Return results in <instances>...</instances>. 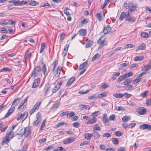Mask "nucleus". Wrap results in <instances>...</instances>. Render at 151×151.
Wrapping results in <instances>:
<instances>
[{
	"instance_id": "52",
	"label": "nucleus",
	"mask_w": 151,
	"mask_h": 151,
	"mask_svg": "<svg viewBox=\"0 0 151 151\" xmlns=\"http://www.w3.org/2000/svg\"><path fill=\"white\" fill-rule=\"evenodd\" d=\"M99 112V111H96L92 113L91 114V116H93V118H96V117L98 116V114Z\"/></svg>"
},
{
	"instance_id": "60",
	"label": "nucleus",
	"mask_w": 151,
	"mask_h": 151,
	"mask_svg": "<svg viewBox=\"0 0 151 151\" xmlns=\"http://www.w3.org/2000/svg\"><path fill=\"white\" fill-rule=\"evenodd\" d=\"M145 9H146L147 12L148 13H151V6L149 7L148 6H146L145 7Z\"/></svg>"
},
{
	"instance_id": "45",
	"label": "nucleus",
	"mask_w": 151,
	"mask_h": 151,
	"mask_svg": "<svg viewBox=\"0 0 151 151\" xmlns=\"http://www.w3.org/2000/svg\"><path fill=\"white\" fill-rule=\"evenodd\" d=\"M94 137L95 139H98L100 137V135L99 133L96 132H94L93 133Z\"/></svg>"
},
{
	"instance_id": "57",
	"label": "nucleus",
	"mask_w": 151,
	"mask_h": 151,
	"mask_svg": "<svg viewBox=\"0 0 151 151\" xmlns=\"http://www.w3.org/2000/svg\"><path fill=\"white\" fill-rule=\"evenodd\" d=\"M52 148H53V146L52 145H51L45 148L44 150L46 151L50 150Z\"/></svg>"
},
{
	"instance_id": "12",
	"label": "nucleus",
	"mask_w": 151,
	"mask_h": 151,
	"mask_svg": "<svg viewBox=\"0 0 151 151\" xmlns=\"http://www.w3.org/2000/svg\"><path fill=\"white\" fill-rule=\"evenodd\" d=\"M107 116L106 114H104L102 118V120L105 124L108 126L109 125V120L107 118Z\"/></svg>"
},
{
	"instance_id": "14",
	"label": "nucleus",
	"mask_w": 151,
	"mask_h": 151,
	"mask_svg": "<svg viewBox=\"0 0 151 151\" xmlns=\"http://www.w3.org/2000/svg\"><path fill=\"white\" fill-rule=\"evenodd\" d=\"M111 30V27L109 25H107L104 27L103 29V32L104 34L108 33Z\"/></svg>"
},
{
	"instance_id": "49",
	"label": "nucleus",
	"mask_w": 151,
	"mask_h": 151,
	"mask_svg": "<svg viewBox=\"0 0 151 151\" xmlns=\"http://www.w3.org/2000/svg\"><path fill=\"white\" fill-rule=\"evenodd\" d=\"M69 10V9L67 7H65L64 9V13L66 15L69 16L70 15L69 12L67 11Z\"/></svg>"
},
{
	"instance_id": "15",
	"label": "nucleus",
	"mask_w": 151,
	"mask_h": 151,
	"mask_svg": "<svg viewBox=\"0 0 151 151\" xmlns=\"http://www.w3.org/2000/svg\"><path fill=\"white\" fill-rule=\"evenodd\" d=\"M85 138L88 140H90L93 136V134L91 133H86L83 134Z\"/></svg>"
},
{
	"instance_id": "53",
	"label": "nucleus",
	"mask_w": 151,
	"mask_h": 151,
	"mask_svg": "<svg viewBox=\"0 0 151 151\" xmlns=\"http://www.w3.org/2000/svg\"><path fill=\"white\" fill-rule=\"evenodd\" d=\"M65 35L64 34V33H62V34H61L60 38V42H62L63 41V40L65 38Z\"/></svg>"
},
{
	"instance_id": "6",
	"label": "nucleus",
	"mask_w": 151,
	"mask_h": 151,
	"mask_svg": "<svg viewBox=\"0 0 151 151\" xmlns=\"http://www.w3.org/2000/svg\"><path fill=\"white\" fill-rule=\"evenodd\" d=\"M41 104V102L40 101L37 103L29 111V114H32L37 108H38Z\"/></svg>"
},
{
	"instance_id": "31",
	"label": "nucleus",
	"mask_w": 151,
	"mask_h": 151,
	"mask_svg": "<svg viewBox=\"0 0 151 151\" xmlns=\"http://www.w3.org/2000/svg\"><path fill=\"white\" fill-rule=\"evenodd\" d=\"M100 55L98 53L96 54L92 58L91 60L93 62L96 60L98 58L100 57Z\"/></svg>"
},
{
	"instance_id": "39",
	"label": "nucleus",
	"mask_w": 151,
	"mask_h": 151,
	"mask_svg": "<svg viewBox=\"0 0 151 151\" xmlns=\"http://www.w3.org/2000/svg\"><path fill=\"white\" fill-rule=\"evenodd\" d=\"M142 79V78H137L136 79H134L133 81V83L134 84H136L138 82L140 81Z\"/></svg>"
},
{
	"instance_id": "34",
	"label": "nucleus",
	"mask_w": 151,
	"mask_h": 151,
	"mask_svg": "<svg viewBox=\"0 0 151 151\" xmlns=\"http://www.w3.org/2000/svg\"><path fill=\"white\" fill-rule=\"evenodd\" d=\"M28 3L27 1H20L19 0V2L18 3V5L19 6H22L24 5H25Z\"/></svg>"
},
{
	"instance_id": "30",
	"label": "nucleus",
	"mask_w": 151,
	"mask_h": 151,
	"mask_svg": "<svg viewBox=\"0 0 151 151\" xmlns=\"http://www.w3.org/2000/svg\"><path fill=\"white\" fill-rule=\"evenodd\" d=\"M146 45L144 43H142L138 47V49L137 50H144L145 49Z\"/></svg>"
},
{
	"instance_id": "22",
	"label": "nucleus",
	"mask_w": 151,
	"mask_h": 151,
	"mask_svg": "<svg viewBox=\"0 0 151 151\" xmlns=\"http://www.w3.org/2000/svg\"><path fill=\"white\" fill-rule=\"evenodd\" d=\"M93 41L90 40H87V42L86 43V48H88L90 47L93 45Z\"/></svg>"
},
{
	"instance_id": "27",
	"label": "nucleus",
	"mask_w": 151,
	"mask_h": 151,
	"mask_svg": "<svg viewBox=\"0 0 151 151\" xmlns=\"http://www.w3.org/2000/svg\"><path fill=\"white\" fill-rule=\"evenodd\" d=\"M132 81V78H129L126 79L123 83L124 85H127L130 84L131 83Z\"/></svg>"
},
{
	"instance_id": "25",
	"label": "nucleus",
	"mask_w": 151,
	"mask_h": 151,
	"mask_svg": "<svg viewBox=\"0 0 151 151\" xmlns=\"http://www.w3.org/2000/svg\"><path fill=\"white\" fill-rule=\"evenodd\" d=\"M124 95V94H121V93H114L113 96L117 98H121Z\"/></svg>"
},
{
	"instance_id": "9",
	"label": "nucleus",
	"mask_w": 151,
	"mask_h": 151,
	"mask_svg": "<svg viewBox=\"0 0 151 151\" xmlns=\"http://www.w3.org/2000/svg\"><path fill=\"white\" fill-rule=\"evenodd\" d=\"M98 43L99 44V46L98 48V49H100L103 46L105 42L104 39H103V37H101L99 40L98 41Z\"/></svg>"
},
{
	"instance_id": "42",
	"label": "nucleus",
	"mask_w": 151,
	"mask_h": 151,
	"mask_svg": "<svg viewBox=\"0 0 151 151\" xmlns=\"http://www.w3.org/2000/svg\"><path fill=\"white\" fill-rule=\"evenodd\" d=\"M107 93L106 92L103 93H101L99 94L98 96V97L99 98H101L103 97H106L107 96Z\"/></svg>"
},
{
	"instance_id": "28",
	"label": "nucleus",
	"mask_w": 151,
	"mask_h": 151,
	"mask_svg": "<svg viewBox=\"0 0 151 151\" xmlns=\"http://www.w3.org/2000/svg\"><path fill=\"white\" fill-rule=\"evenodd\" d=\"M97 121L96 119L94 118L89 119L87 122L88 124H92L95 123Z\"/></svg>"
},
{
	"instance_id": "56",
	"label": "nucleus",
	"mask_w": 151,
	"mask_h": 151,
	"mask_svg": "<svg viewBox=\"0 0 151 151\" xmlns=\"http://www.w3.org/2000/svg\"><path fill=\"white\" fill-rule=\"evenodd\" d=\"M96 17L99 21L102 20V16L100 13L97 14L96 15Z\"/></svg>"
},
{
	"instance_id": "44",
	"label": "nucleus",
	"mask_w": 151,
	"mask_h": 151,
	"mask_svg": "<svg viewBox=\"0 0 151 151\" xmlns=\"http://www.w3.org/2000/svg\"><path fill=\"white\" fill-rule=\"evenodd\" d=\"M75 115V113L73 111L71 112L70 113H68L67 118H69L70 117H73Z\"/></svg>"
},
{
	"instance_id": "17",
	"label": "nucleus",
	"mask_w": 151,
	"mask_h": 151,
	"mask_svg": "<svg viewBox=\"0 0 151 151\" xmlns=\"http://www.w3.org/2000/svg\"><path fill=\"white\" fill-rule=\"evenodd\" d=\"M10 139L8 138V137H4L2 142V144L3 145H4L6 144H7L9 142Z\"/></svg>"
},
{
	"instance_id": "13",
	"label": "nucleus",
	"mask_w": 151,
	"mask_h": 151,
	"mask_svg": "<svg viewBox=\"0 0 151 151\" xmlns=\"http://www.w3.org/2000/svg\"><path fill=\"white\" fill-rule=\"evenodd\" d=\"M4 126V123L0 120V131L2 132H4L8 127L7 126L3 127Z\"/></svg>"
},
{
	"instance_id": "26",
	"label": "nucleus",
	"mask_w": 151,
	"mask_h": 151,
	"mask_svg": "<svg viewBox=\"0 0 151 151\" xmlns=\"http://www.w3.org/2000/svg\"><path fill=\"white\" fill-rule=\"evenodd\" d=\"M60 104V102H57L54 103L51 107V109L52 110H54L57 108Z\"/></svg>"
},
{
	"instance_id": "63",
	"label": "nucleus",
	"mask_w": 151,
	"mask_h": 151,
	"mask_svg": "<svg viewBox=\"0 0 151 151\" xmlns=\"http://www.w3.org/2000/svg\"><path fill=\"white\" fill-rule=\"evenodd\" d=\"M116 109L117 111H124V109L122 106H117L116 108Z\"/></svg>"
},
{
	"instance_id": "11",
	"label": "nucleus",
	"mask_w": 151,
	"mask_h": 151,
	"mask_svg": "<svg viewBox=\"0 0 151 151\" xmlns=\"http://www.w3.org/2000/svg\"><path fill=\"white\" fill-rule=\"evenodd\" d=\"M21 100L20 98H18L15 99L13 101L12 105V108H14L15 109V107L17 106Z\"/></svg>"
},
{
	"instance_id": "18",
	"label": "nucleus",
	"mask_w": 151,
	"mask_h": 151,
	"mask_svg": "<svg viewBox=\"0 0 151 151\" xmlns=\"http://www.w3.org/2000/svg\"><path fill=\"white\" fill-rule=\"evenodd\" d=\"M75 80V77H72L70 78L66 83V85L69 86L72 84Z\"/></svg>"
},
{
	"instance_id": "37",
	"label": "nucleus",
	"mask_w": 151,
	"mask_h": 151,
	"mask_svg": "<svg viewBox=\"0 0 151 151\" xmlns=\"http://www.w3.org/2000/svg\"><path fill=\"white\" fill-rule=\"evenodd\" d=\"M113 143L115 145H117L119 143L118 139L116 138H113L112 139Z\"/></svg>"
},
{
	"instance_id": "51",
	"label": "nucleus",
	"mask_w": 151,
	"mask_h": 151,
	"mask_svg": "<svg viewBox=\"0 0 151 151\" xmlns=\"http://www.w3.org/2000/svg\"><path fill=\"white\" fill-rule=\"evenodd\" d=\"M134 47V45L130 44H127L125 46V48L127 49L129 48H132L133 47Z\"/></svg>"
},
{
	"instance_id": "2",
	"label": "nucleus",
	"mask_w": 151,
	"mask_h": 151,
	"mask_svg": "<svg viewBox=\"0 0 151 151\" xmlns=\"http://www.w3.org/2000/svg\"><path fill=\"white\" fill-rule=\"evenodd\" d=\"M124 6L131 11H135L138 7L137 4L136 3L130 2L127 4L126 2L124 4Z\"/></svg>"
},
{
	"instance_id": "5",
	"label": "nucleus",
	"mask_w": 151,
	"mask_h": 151,
	"mask_svg": "<svg viewBox=\"0 0 151 151\" xmlns=\"http://www.w3.org/2000/svg\"><path fill=\"white\" fill-rule=\"evenodd\" d=\"M138 114L141 115L145 114L146 112V110L145 108L143 107H140L137 108L136 110Z\"/></svg>"
},
{
	"instance_id": "1",
	"label": "nucleus",
	"mask_w": 151,
	"mask_h": 151,
	"mask_svg": "<svg viewBox=\"0 0 151 151\" xmlns=\"http://www.w3.org/2000/svg\"><path fill=\"white\" fill-rule=\"evenodd\" d=\"M124 18L125 19V20L130 22H133L136 21V19L134 17L129 16V12H122L120 16L119 20L122 21Z\"/></svg>"
},
{
	"instance_id": "19",
	"label": "nucleus",
	"mask_w": 151,
	"mask_h": 151,
	"mask_svg": "<svg viewBox=\"0 0 151 151\" xmlns=\"http://www.w3.org/2000/svg\"><path fill=\"white\" fill-rule=\"evenodd\" d=\"M151 69V64H148L145 65L143 68L141 70L147 71Z\"/></svg>"
},
{
	"instance_id": "16",
	"label": "nucleus",
	"mask_w": 151,
	"mask_h": 151,
	"mask_svg": "<svg viewBox=\"0 0 151 151\" xmlns=\"http://www.w3.org/2000/svg\"><path fill=\"white\" fill-rule=\"evenodd\" d=\"M79 34L82 36H85L87 33L86 30L85 29H81L78 31Z\"/></svg>"
},
{
	"instance_id": "23",
	"label": "nucleus",
	"mask_w": 151,
	"mask_h": 151,
	"mask_svg": "<svg viewBox=\"0 0 151 151\" xmlns=\"http://www.w3.org/2000/svg\"><path fill=\"white\" fill-rule=\"evenodd\" d=\"M6 137H8V138L11 139L14 137V133L12 131H11L9 132L6 133Z\"/></svg>"
},
{
	"instance_id": "47",
	"label": "nucleus",
	"mask_w": 151,
	"mask_h": 151,
	"mask_svg": "<svg viewBox=\"0 0 151 151\" xmlns=\"http://www.w3.org/2000/svg\"><path fill=\"white\" fill-rule=\"evenodd\" d=\"M124 79L123 75H122L120 76L118 78L117 81L118 82H120L124 80Z\"/></svg>"
},
{
	"instance_id": "43",
	"label": "nucleus",
	"mask_w": 151,
	"mask_h": 151,
	"mask_svg": "<svg viewBox=\"0 0 151 151\" xmlns=\"http://www.w3.org/2000/svg\"><path fill=\"white\" fill-rule=\"evenodd\" d=\"M98 97V96L95 94H93L92 95L88 97V99H97Z\"/></svg>"
},
{
	"instance_id": "7",
	"label": "nucleus",
	"mask_w": 151,
	"mask_h": 151,
	"mask_svg": "<svg viewBox=\"0 0 151 151\" xmlns=\"http://www.w3.org/2000/svg\"><path fill=\"white\" fill-rule=\"evenodd\" d=\"M75 140V138L74 137L68 138L64 140L63 143L64 144H69L74 142Z\"/></svg>"
},
{
	"instance_id": "29",
	"label": "nucleus",
	"mask_w": 151,
	"mask_h": 151,
	"mask_svg": "<svg viewBox=\"0 0 151 151\" xmlns=\"http://www.w3.org/2000/svg\"><path fill=\"white\" fill-rule=\"evenodd\" d=\"M61 69L62 68L60 66H58L57 68L56 72L55 74V76L58 77L60 75Z\"/></svg>"
},
{
	"instance_id": "10",
	"label": "nucleus",
	"mask_w": 151,
	"mask_h": 151,
	"mask_svg": "<svg viewBox=\"0 0 151 151\" xmlns=\"http://www.w3.org/2000/svg\"><path fill=\"white\" fill-rule=\"evenodd\" d=\"M24 136L25 137H28L31 133V129L29 127H27L24 128Z\"/></svg>"
},
{
	"instance_id": "35",
	"label": "nucleus",
	"mask_w": 151,
	"mask_h": 151,
	"mask_svg": "<svg viewBox=\"0 0 151 151\" xmlns=\"http://www.w3.org/2000/svg\"><path fill=\"white\" fill-rule=\"evenodd\" d=\"M10 69L7 67L4 68L2 69H0V72H3L8 71L9 72L10 71Z\"/></svg>"
},
{
	"instance_id": "55",
	"label": "nucleus",
	"mask_w": 151,
	"mask_h": 151,
	"mask_svg": "<svg viewBox=\"0 0 151 151\" xmlns=\"http://www.w3.org/2000/svg\"><path fill=\"white\" fill-rule=\"evenodd\" d=\"M127 86H124L125 88L127 90L131 89L132 88V85L128 84L127 85Z\"/></svg>"
},
{
	"instance_id": "58",
	"label": "nucleus",
	"mask_w": 151,
	"mask_h": 151,
	"mask_svg": "<svg viewBox=\"0 0 151 151\" xmlns=\"http://www.w3.org/2000/svg\"><path fill=\"white\" fill-rule=\"evenodd\" d=\"M115 134L117 136L120 137L122 135V133L120 131H118L115 132Z\"/></svg>"
},
{
	"instance_id": "40",
	"label": "nucleus",
	"mask_w": 151,
	"mask_h": 151,
	"mask_svg": "<svg viewBox=\"0 0 151 151\" xmlns=\"http://www.w3.org/2000/svg\"><path fill=\"white\" fill-rule=\"evenodd\" d=\"M28 112H25L23 114H22V119L24 120L26 119L28 116Z\"/></svg>"
},
{
	"instance_id": "20",
	"label": "nucleus",
	"mask_w": 151,
	"mask_h": 151,
	"mask_svg": "<svg viewBox=\"0 0 151 151\" xmlns=\"http://www.w3.org/2000/svg\"><path fill=\"white\" fill-rule=\"evenodd\" d=\"M14 108H10L8 111L7 113L5 115V116L4 118H5L8 117L9 115H10L14 111Z\"/></svg>"
},
{
	"instance_id": "62",
	"label": "nucleus",
	"mask_w": 151,
	"mask_h": 151,
	"mask_svg": "<svg viewBox=\"0 0 151 151\" xmlns=\"http://www.w3.org/2000/svg\"><path fill=\"white\" fill-rule=\"evenodd\" d=\"M109 119L111 120L114 121L115 119V116L114 114H112L110 116Z\"/></svg>"
},
{
	"instance_id": "4",
	"label": "nucleus",
	"mask_w": 151,
	"mask_h": 151,
	"mask_svg": "<svg viewBox=\"0 0 151 151\" xmlns=\"http://www.w3.org/2000/svg\"><path fill=\"white\" fill-rule=\"evenodd\" d=\"M36 118L37 119L33 123V125L34 126H37L40 123L42 120V117L41 116V114L40 112H38L36 114Z\"/></svg>"
},
{
	"instance_id": "46",
	"label": "nucleus",
	"mask_w": 151,
	"mask_h": 151,
	"mask_svg": "<svg viewBox=\"0 0 151 151\" xmlns=\"http://www.w3.org/2000/svg\"><path fill=\"white\" fill-rule=\"evenodd\" d=\"M45 43H42L41 45V47L40 49V53H41L44 49L45 48Z\"/></svg>"
},
{
	"instance_id": "32",
	"label": "nucleus",
	"mask_w": 151,
	"mask_h": 151,
	"mask_svg": "<svg viewBox=\"0 0 151 151\" xmlns=\"http://www.w3.org/2000/svg\"><path fill=\"white\" fill-rule=\"evenodd\" d=\"M30 5L32 6H35L37 4V2L33 0H30L27 1Z\"/></svg>"
},
{
	"instance_id": "36",
	"label": "nucleus",
	"mask_w": 151,
	"mask_h": 151,
	"mask_svg": "<svg viewBox=\"0 0 151 151\" xmlns=\"http://www.w3.org/2000/svg\"><path fill=\"white\" fill-rule=\"evenodd\" d=\"M81 110H83L84 109L89 110L90 109V107L88 105H81Z\"/></svg>"
},
{
	"instance_id": "38",
	"label": "nucleus",
	"mask_w": 151,
	"mask_h": 151,
	"mask_svg": "<svg viewBox=\"0 0 151 151\" xmlns=\"http://www.w3.org/2000/svg\"><path fill=\"white\" fill-rule=\"evenodd\" d=\"M93 130H100L101 129L100 126H99L98 124H96L95 125L94 127L93 128Z\"/></svg>"
},
{
	"instance_id": "3",
	"label": "nucleus",
	"mask_w": 151,
	"mask_h": 151,
	"mask_svg": "<svg viewBox=\"0 0 151 151\" xmlns=\"http://www.w3.org/2000/svg\"><path fill=\"white\" fill-rule=\"evenodd\" d=\"M41 70L40 67L38 65L35 67L34 70L31 74V76L33 77H35L39 76L40 74Z\"/></svg>"
},
{
	"instance_id": "8",
	"label": "nucleus",
	"mask_w": 151,
	"mask_h": 151,
	"mask_svg": "<svg viewBox=\"0 0 151 151\" xmlns=\"http://www.w3.org/2000/svg\"><path fill=\"white\" fill-rule=\"evenodd\" d=\"M139 128L143 130L147 129L149 130H151V125L147 124H144L140 125Z\"/></svg>"
},
{
	"instance_id": "50",
	"label": "nucleus",
	"mask_w": 151,
	"mask_h": 151,
	"mask_svg": "<svg viewBox=\"0 0 151 151\" xmlns=\"http://www.w3.org/2000/svg\"><path fill=\"white\" fill-rule=\"evenodd\" d=\"M46 121V120L45 119L42 122V125L40 127V130H41L44 127L45 125V123Z\"/></svg>"
},
{
	"instance_id": "41",
	"label": "nucleus",
	"mask_w": 151,
	"mask_h": 151,
	"mask_svg": "<svg viewBox=\"0 0 151 151\" xmlns=\"http://www.w3.org/2000/svg\"><path fill=\"white\" fill-rule=\"evenodd\" d=\"M46 70V65L45 64H44L43 65V67L42 68V71L44 75H46L45 72Z\"/></svg>"
},
{
	"instance_id": "64",
	"label": "nucleus",
	"mask_w": 151,
	"mask_h": 151,
	"mask_svg": "<svg viewBox=\"0 0 151 151\" xmlns=\"http://www.w3.org/2000/svg\"><path fill=\"white\" fill-rule=\"evenodd\" d=\"M58 151H67L66 149H63V147H58Z\"/></svg>"
},
{
	"instance_id": "48",
	"label": "nucleus",
	"mask_w": 151,
	"mask_h": 151,
	"mask_svg": "<svg viewBox=\"0 0 151 151\" xmlns=\"http://www.w3.org/2000/svg\"><path fill=\"white\" fill-rule=\"evenodd\" d=\"M143 58V57L141 56H136L134 58V60L135 61L141 60Z\"/></svg>"
},
{
	"instance_id": "59",
	"label": "nucleus",
	"mask_w": 151,
	"mask_h": 151,
	"mask_svg": "<svg viewBox=\"0 0 151 151\" xmlns=\"http://www.w3.org/2000/svg\"><path fill=\"white\" fill-rule=\"evenodd\" d=\"M148 92V91H144V92L142 93L140 95L142 97H145L146 96L147 93Z\"/></svg>"
},
{
	"instance_id": "61",
	"label": "nucleus",
	"mask_w": 151,
	"mask_h": 151,
	"mask_svg": "<svg viewBox=\"0 0 151 151\" xmlns=\"http://www.w3.org/2000/svg\"><path fill=\"white\" fill-rule=\"evenodd\" d=\"M111 136V134L109 133H106L103 135V137H109Z\"/></svg>"
},
{
	"instance_id": "24",
	"label": "nucleus",
	"mask_w": 151,
	"mask_h": 151,
	"mask_svg": "<svg viewBox=\"0 0 151 151\" xmlns=\"http://www.w3.org/2000/svg\"><path fill=\"white\" fill-rule=\"evenodd\" d=\"M141 35L142 37L145 38H148L150 37L149 34L146 32H142Z\"/></svg>"
},
{
	"instance_id": "21",
	"label": "nucleus",
	"mask_w": 151,
	"mask_h": 151,
	"mask_svg": "<svg viewBox=\"0 0 151 151\" xmlns=\"http://www.w3.org/2000/svg\"><path fill=\"white\" fill-rule=\"evenodd\" d=\"M88 64V62L87 61H86L84 63H83L81 64L78 68V70H81L83 69Z\"/></svg>"
},
{
	"instance_id": "54",
	"label": "nucleus",
	"mask_w": 151,
	"mask_h": 151,
	"mask_svg": "<svg viewBox=\"0 0 151 151\" xmlns=\"http://www.w3.org/2000/svg\"><path fill=\"white\" fill-rule=\"evenodd\" d=\"M65 124V122H61L60 123H58V124L56 126H55V128H58V127L61 126L63 125H64Z\"/></svg>"
},
{
	"instance_id": "33",
	"label": "nucleus",
	"mask_w": 151,
	"mask_h": 151,
	"mask_svg": "<svg viewBox=\"0 0 151 151\" xmlns=\"http://www.w3.org/2000/svg\"><path fill=\"white\" fill-rule=\"evenodd\" d=\"M130 117L124 116L123 117L122 120L123 122H127L129 120H130Z\"/></svg>"
}]
</instances>
